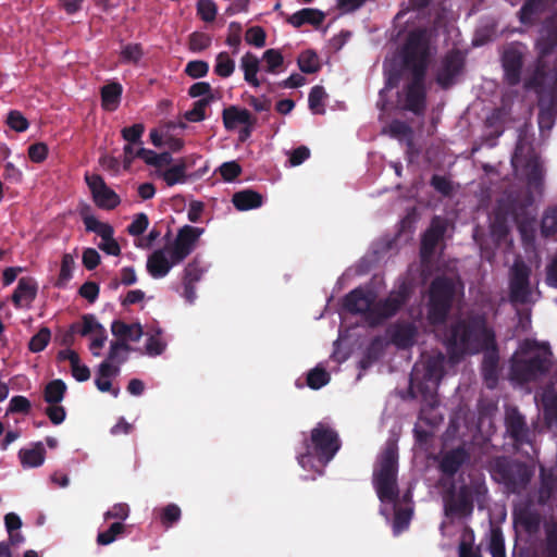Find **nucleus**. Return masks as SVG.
<instances>
[{
  "instance_id": "nucleus-9",
  "label": "nucleus",
  "mask_w": 557,
  "mask_h": 557,
  "mask_svg": "<svg viewBox=\"0 0 557 557\" xmlns=\"http://www.w3.org/2000/svg\"><path fill=\"white\" fill-rule=\"evenodd\" d=\"M527 50V46L520 41H512L504 47L500 61L508 86L520 84Z\"/></svg>"
},
{
  "instance_id": "nucleus-62",
  "label": "nucleus",
  "mask_w": 557,
  "mask_h": 557,
  "mask_svg": "<svg viewBox=\"0 0 557 557\" xmlns=\"http://www.w3.org/2000/svg\"><path fill=\"white\" fill-rule=\"evenodd\" d=\"M473 540V532L470 529L465 528L463 539L460 543V557H481L479 552L471 547Z\"/></svg>"
},
{
  "instance_id": "nucleus-10",
  "label": "nucleus",
  "mask_w": 557,
  "mask_h": 557,
  "mask_svg": "<svg viewBox=\"0 0 557 557\" xmlns=\"http://www.w3.org/2000/svg\"><path fill=\"white\" fill-rule=\"evenodd\" d=\"M408 299V292L406 288H401L397 292H393L388 297L374 300L372 302V309L370 311V326L381 325L385 320L394 317L400 308L406 304Z\"/></svg>"
},
{
  "instance_id": "nucleus-57",
  "label": "nucleus",
  "mask_w": 557,
  "mask_h": 557,
  "mask_svg": "<svg viewBox=\"0 0 557 557\" xmlns=\"http://www.w3.org/2000/svg\"><path fill=\"white\" fill-rule=\"evenodd\" d=\"M216 11V5L212 0H199L197 2V14L207 23L215 20Z\"/></svg>"
},
{
  "instance_id": "nucleus-48",
  "label": "nucleus",
  "mask_w": 557,
  "mask_h": 557,
  "mask_svg": "<svg viewBox=\"0 0 557 557\" xmlns=\"http://www.w3.org/2000/svg\"><path fill=\"white\" fill-rule=\"evenodd\" d=\"M212 37L202 32H194L188 37V48L191 52H201L211 46Z\"/></svg>"
},
{
  "instance_id": "nucleus-18",
  "label": "nucleus",
  "mask_w": 557,
  "mask_h": 557,
  "mask_svg": "<svg viewBox=\"0 0 557 557\" xmlns=\"http://www.w3.org/2000/svg\"><path fill=\"white\" fill-rule=\"evenodd\" d=\"M529 278L530 269L524 263H516L509 284L511 301L525 304L529 300L531 294Z\"/></svg>"
},
{
  "instance_id": "nucleus-3",
  "label": "nucleus",
  "mask_w": 557,
  "mask_h": 557,
  "mask_svg": "<svg viewBox=\"0 0 557 557\" xmlns=\"http://www.w3.org/2000/svg\"><path fill=\"white\" fill-rule=\"evenodd\" d=\"M488 472L505 493L520 495L528 490L534 467L509 456H496L488 461Z\"/></svg>"
},
{
  "instance_id": "nucleus-60",
  "label": "nucleus",
  "mask_w": 557,
  "mask_h": 557,
  "mask_svg": "<svg viewBox=\"0 0 557 557\" xmlns=\"http://www.w3.org/2000/svg\"><path fill=\"white\" fill-rule=\"evenodd\" d=\"M202 274L203 269L200 267L197 258H195L185 267L183 282H187L188 284H196L201 280Z\"/></svg>"
},
{
  "instance_id": "nucleus-17",
  "label": "nucleus",
  "mask_w": 557,
  "mask_h": 557,
  "mask_svg": "<svg viewBox=\"0 0 557 557\" xmlns=\"http://www.w3.org/2000/svg\"><path fill=\"white\" fill-rule=\"evenodd\" d=\"M376 299V294L368 288L357 287L349 292L343 299V307L350 313L362 314L369 324L372 302Z\"/></svg>"
},
{
  "instance_id": "nucleus-41",
  "label": "nucleus",
  "mask_w": 557,
  "mask_h": 557,
  "mask_svg": "<svg viewBox=\"0 0 557 557\" xmlns=\"http://www.w3.org/2000/svg\"><path fill=\"white\" fill-rule=\"evenodd\" d=\"M326 97L327 94L325 92V89L322 86H313L308 97L309 109L314 114H323L325 112L324 100L326 99Z\"/></svg>"
},
{
  "instance_id": "nucleus-6",
  "label": "nucleus",
  "mask_w": 557,
  "mask_h": 557,
  "mask_svg": "<svg viewBox=\"0 0 557 557\" xmlns=\"http://www.w3.org/2000/svg\"><path fill=\"white\" fill-rule=\"evenodd\" d=\"M456 286L453 278L436 276L430 284L428 318L434 325L446 321L451 309Z\"/></svg>"
},
{
  "instance_id": "nucleus-19",
  "label": "nucleus",
  "mask_w": 557,
  "mask_h": 557,
  "mask_svg": "<svg viewBox=\"0 0 557 557\" xmlns=\"http://www.w3.org/2000/svg\"><path fill=\"white\" fill-rule=\"evenodd\" d=\"M506 433L517 445H523L530 442V430L524 416L517 407L506 410L505 414Z\"/></svg>"
},
{
  "instance_id": "nucleus-49",
  "label": "nucleus",
  "mask_w": 557,
  "mask_h": 557,
  "mask_svg": "<svg viewBox=\"0 0 557 557\" xmlns=\"http://www.w3.org/2000/svg\"><path fill=\"white\" fill-rule=\"evenodd\" d=\"M50 338V329L44 326L35 335L32 336L28 343V349L32 352H40L48 346Z\"/></svg>"
},
{
  "instance_id": "nucleus-63",
  "label": "nucleus",
  "mask_w": 557,
  "mask_h": 557,
  "mask_svg": "<svg viewBox=\"0 0 557 557\" xmlns=\"http://www.w3.org/2000/svg\"><path fill=\"white\" fill-rule=\"evenodd\" d=\"M149 225V219L146 213H138L135 215L133 222L127 226V232L132 236L141 235Z\"/></svg>"
},
{
  "instance_id": "nucleus-45",
  "label": "nucleus",
  "mask_w": 557,
  "mask_h": 557,
  "mask_svg": "<svg viewBox=\"0 0 557 557\" xmlns=\"http://www.w3.org/2000/svg\"><path fill=\"white\" fill-rule=\"evenodd\" d=\"M74 265L73 256L71 253H64L61 260L59 277L55 282L57 287L62 288L66 286L67 282L72 278Z\"/></svg>"
},
{
  "instance_id": "nucleus-13",
  "label": "nucleus",
  "mask_w": 557,
  "mask_h": 557,
  "mask_svg": "<svg viewBox=\"0 0 557 557\" xmlns=\"http://www.w3.org/2000/svg\"><path fill=\"white\" fill-rule=\"evenodd\" d=\"M481 352L483 354L480 371L481 376L485 386L490 389H494L499 380V349L496 342V337L490 336V342L482 347Z\"/></svg>"
},
{
  "instance_id": "nucleus-8",
  "label": "nucleus",
  "mask_w": 557,
  "mask_h": 557,
  "mask_svg": "<svg viewBox=\"0 0 557 557\" xmlns=\"http://www.w3.org/2000/svg\"><path fill=\"white\" fill-rule=\"evenodd\" d=\"M482 485L479 483L462 484L456 492L451 490L444 498V509L447 518L463 519L473 511V495L479 494Z\"/></svg>"
},
{
  "instance_id": "nucleus-47",
  "label": "nucleus",
  "mask_w": 557,
  "mask_h": 557,
  "mask_svg": "<svg viewBox=\"0 0 557 557\" xmlns=\"http://www.w3.org/2000/svg\"><path fill=\"white\" fill-rule=\"evenodd\" d=\"M541 233L545 237L557 234V205L544 212L541 222Z\"/></svg>"
},
{
  "instance_id": "nucleus-54",
  "label": "nucleus",
  "mask_w": 557,
  "mask_h": 557,
  "mask_svg": "<svg viewBox=\"0 0 557 557\" xmlns=\"http://www.w3.org/2000/svg\"><path fill=\"white\" fill-rule=\"evenodd\" d=\"M263 61L265 63V71L269 73H276L277 69L282 66L284 58L280 50L268 49L263 53Z\"/></svg>"
},
{
  "instance_id": "nucleus-40",
  "label": "nucleus",
  "mask_w": 557,
  "mask_h": 557,
  "mask_svg": "<svg viewBox=\"0 0 557 557\" xmlns=\"http://www.w3.org/2000/svg\"><path fill=\"white\" fill-rule=\"evenodd\" d=\"M103 325L98 322L94 314H84L81 322L72 323V329L76 330L81 336H88L95 334L97 331L102 330Z\"/></svg>"
},
{
  "instance_id": "nucleus-59",
  "label": "nucleus",
  "mask_w": 557,
  "mask_h": 557,
  "mask_svg": "<svg viewBox=\"0 0 557 557\" xmlns=\"http://www.w3.org/2000/svg\"><path fill=\"white\" fill-rule=\"evenodd\" d=\"M247 103L249 107H251L256 112H265L267 115L263 117V121L269 120V113L272 108V100L268 98L267 96H249L247 98Z\"/></svg>"
},
{
  "instance_id": "nucleus-61",
  "label": "nucleus",
  "mask_w": 557,
  "mask_h": 557,
  "mask_svg": "<svg viewBox=\"0 0 557 557\" xmlns=\"http://www.w3.org/2000/svg\"><path fill=\"white\" fill-rule=\"evenodd\" d=\"M242 166L236 161H227L220 165L219 172L225 182H233L242 174Z\"/></svg>"
},
{
  "instance_id": "nucleus-46",
  "label": "nucleus",
  "mask_w": 557,
  "mask_h": 557,
  "mask_svg": "<svg viewBox=\"0 0 557 557\" xmlns=\"http://www.w3.org/2000/svg\"><path fill=\"white\" fill-rule=\"evenodd\" d=\"M213 100V97H205L194 102L193 109L184 113L185 120L188 122H200L206 119V108Z\"/></svg>"
},
{
  "instance_id": "nucleus-26",
  "label": "nucleus",
  "mask_w": 557,
  "mask_h": 557,
  "mask_svg": "<svg viewBox=\"0 0 557 557\" xmlns=\"http://www.w3.org/2000/svg\"><path fill=\"white\" fill-rule=\"evenodd\" d=\"M545 9L546 0H525L518 11L519 22L527 26L534 25Z\"/></svg>"
},
{
  "instance_id": "nucleus-2",
  "label": "nucleus",
  "mask_w": 557,
  "mask_h": 557,
  "mask_svg": "<svg viewBox=\"0 0 557 557\" xmlns=\"http://www.w3.org/2000/svg\"><path fill=\"white\" fill-rule=\"evenodd\" d=\"M496 337L494 330L488 326L487 319L481 313H469L454 321L446 337L447 351L451 359H460L466 355H476L490 342V336Z\"/></svg>"
},
{
  "instance_id": "nucleus-11",
  "label": "nucleus",
  "mask_w": 557,
  "mask_h": 557,
  "mask_svg": "<svg viewBox=\"0 0 557 557\" xmlns=\"http://www.w3.org/2000/svg\"><path fill=\"white\" fill-rule=\"evenodd\" d=\"M549 360L547 357L535 355L528 359H520L511 367V373L520 384L536 382L540 377L549 371Z\"/></svg>"
},
{
  "instance_id": "nucleus-39",
  "label": "nucleus",
  "mask_w": 557,
  "mask_h": 557,
  "mask_svg": "<svg viewBox=\"0 0 557 557\" xmlns=\"http://www.w3.org/2000/svg\"><path fill=\"white\" fill-rule=\"evenodd\" d=\"M509 116V111L505 107L495 108L485 119L484 126L486 129L505 132V125Z\"/></svg>"
},
{
  "instance_id": "nucleus-43",
  "label": "nucleus",
  "mask_w": 557,
  "mask_h": 557,
  "mask_svg": "<svg viewBox=\"0 0 557 557\" xmlns=\"http://www.w3.org/2000/svg\"><path fill=\"white\" fill-rule=\"evenodd\" d=\"M235 71V61L230 57L226 51L218 53L214 64V73L222 77L227 78L232 76Z\"/></svg>"
},
{
  "instance_id": "nucleus-29",
  "label": "nucleus",
  "mask_w": 557,
  "mask_h": 557,
  "mask_svg": "<svg viewBox=\"0 0 557 557\" xmlns=\"http://www.w3.org/2000/svg\"><path fill=\"white\" fill-rule=\"evenodd\" d=\"M416 335L417 329L413 324H397L391 334V338L398 348L406 349L413 346Z\"/></svg>"
},
{
  "instance_id": "nucleus-12",
  "label": "nucleus",
  "mask_w": 557,
  "mask_h": 557,
  "mask_svg": "<svg viewBox=\"0 0 557 557\" xmlns=\"http://www.w3.org/2000/svg\"><path fill=\"white\" fill-rule=\"evenodd\" d=\"M203 228L184 225L176 234V237L169 248V253L174 262L182 263L197 247Z\"/></svg>"
},
{
  "instance_id": "nucleus-53",
  "label": "nucleus",
  "mask_w": 557,
  "mask_h": 557,
  "mask_svg": "<svg viewBox=\"0 0 557 557\" xmlns=\"http://www.w3.org/2000/svg\"><path fill=\"white\" fill-rule=\"evenodd\" d=\"M144 133L145 125L143 123H136L122 128L121 136L127 144L143 145L141 137Z\"/></svg>"
},
{
  "instance_id": "nucleus-44",
  "label": "nucleus",
  "mask_w": 557,
  "mask_h": 557,
  "mask_svg": "<svg viewBox=\"0 0 557 557\" xmlns=\"http://www.w3.org/2000/svg\"><path fill=\"white\" fill-rule=\"evenodd\" d=\"M331 380L330 373L322 367L311 369L307 374V385L312 389H320Z\"/></svg>"
},
{
  "instance_id": "nucleus-55",
  "label": "nucleus",
  "mask_w": 557,
  "mask_h": 557,
  "mask_svg": "<svg viewBox=\"0 0 557 557\" xmlns=\"http://www.w3.org/2000/svg\"><path fill=\"white\" fill-rule=\"evenodd\" d=\"M267 34L261 26L249 27L245 33V40L248 45L255 46L256 48H262L265 46Z\"/></svg>"
},
{
  "instance_id": "nucleus-21",
  "label": "nucleus",
  "mask_w": 557,
  "mask_h": 557,
  "mask_svg": "<svg viewBox=\"0 0 557 557\" xmlns=\"http://www.w3.org/2000/svg\"><path fill=\"white\" fill-rule=\"evenodd\" d=\"M176 264H180V262H174L171 257L168 258L166 250L163 248L157 249L148 256L146 268L153 278H162Z\"/></svg>"
},
{
  "instance_id": "nucleus-34",
  "label": "nucleus",
  "mask_w": 557,
  "mask_h": 557,
  "mask_svg": "<svg viewBox=\"0 0 557 557\" xmlns=\"http://www.w3.org/2000/svg\"><path fill=\"white\" fill-rule=\"evenodd\" d=\"M259 63V59L251 52H246L240 60V66L244 71V78L253 87L260 86V81L257 78Z\"/></svg>"
},
{
  "instance_id": "nucleus-32",
  "label": "nucleus",
  "mask_w": 557,
  "mask_h": 557,
  "mask_svg": "<svg viewBox=\"0 0 557 557\" xmlns=\"http://www.w3.org/2000/svg\"><path fill=\"white\" fill-rule=\"evenodd\" d=\"M37 295V286L29 277L20 278L17 286L12 295V301L15 307H21V302L23 299L28 300L29 302L36 298Z\"/></svg>"
},
{
  "instance_id": "nucleus-23",
  "label": "nucleus",
  "mask_w": 557,
  "mask_h": 557,
  "mask_svg": "<svg viewBox=\"0 0 557 557\" xmlns=\"http://www.w3.org/2000/svg\"><path fill=\"white\" fill-rule=\"evenodd\" d=\"M325 20V13L319 9L305 8L295 12L288 22L296 28L310 24L315 28L320 27Z\"/></svg>"
},
{
  "instance_id": "nucleus-37",
  "label": "nucleus",
  "mask_w": 557,
  "mask_h": 557,
  "mask_svg": "<svg viewBox=\"0 0 557 557\" xmlns=\"http://www.w3.org/2000/svg\"><path fill=\"white\" fill-rule=\"evenodd\" d=\"M65 393L66 384L62 380L55 379L46 385L44 389V399L49 405L60 404L63 400Z\"/></svg>"
},
{
  "instance_id": "nucleus-42",
  "label": "nucleus",
  "mask_w": 557,
  "mask_h": 557,
  "mask_svg": "<svg viewBox=\"0 0 557 557\" xmlns=\"http://www.w3.org/2000/svg\"><path fill=\"white\" fill-rule=\"evenodd\" d=\"M132 349L131 345L125 341H113L110 344V350L107 359L113 363H117L116 366H120L127 360V352Z\"/></svg>"
},
{
  "instance_id": "nucleus-30",
  "label": "nucleus",
  "mask_w": 557,
  "mask_h": 557,
  "mask_svg": "<svg viewBox=\"0 0 557 557\" xmlns=\"http://www.w3.org/2000/svg\"><path fill=\"white\" fill-rule=\"evenodd\" d=\"M123 87L117 82L101 87V106L106 111H115L120 106Z\"/></svg>"
},
{
  "instance_id": "nucleus-51",
  "label": "nucleus",
  "mask_w": 557,
  "mask_h": 557,
  "mask_svg": "<svg viewBox=\"0 0 557 557\" xmlns=\"http://www.w3.org/2000/svg\"><path fill=\"white\" fill-rule=\"evenodd\" d=\"M144 55V50L140 44H127L120 53L123 63L136 64Z\"/></svg>"
},
{
  "instance_id": "nucleus-7",
  "label": "nucleus",
  "mask_w": 557,
  "mask_h": 557,
  "mask_svg": "<svg viewBox=\"0 0 557 557\" xmlns=\"http://www.w3.org/2000/svg\"><path fill=\"white\" fill-rule=\"evenodd\" d=\"M511 165L515 172L522 171L530 187L539 188L543 181V171L539 158L519 138L511 156Z\"/></svg>"
},
{
  "instance_id": "nucleus-15",
  "label": "nucleus",
  "mask_w": 557,
  "mask_h": 557,
  "mask_svg": "<svg viewBox=\"0 0 557 557\" xmlns=\"http://www.w3.org/2000/svg\"><path fill=\"white\" fill-rule=\"evenodd\" d=\"M447 231V222L441 216L435 215L421 237L420 258L423 263L430 262L435 253V249L444 240Z\"/></svg>"
},
{
  "instance_id": "nucleus-35",
  "label": "nucleus",
  "mask_w": 557,
  "mask_h": 557,
  "mask_svg": "<svg viewBox=\"0 0 557 557\" xmlns=\"http://www.w3.org/2000/svg\"><path fill=\"white\" fill-rule=\"evenodd\" d=\"M444 374V357L440 354L429 358L424 363L423 380L438 384Z\"/></svg>"
},
{
  "instance_id": "nucleus-33",
  "label": "nucleus",
  "mask_w": 557,
  "mask_h": 557,
  "mask_svg": "<svg viewBox=\"0 0 557 557\" xmlns=\"http://www.w3.org/2000/svg\"><path fill=\"white\" fill-rule=\"evenodd\" d=\"M187 163L184 158L180 159L174 165L161 173L162 180L168 186L183 184L187 181Z\"/></svg>"
},
{
  "instance_id": "nucleus-5",
  "label": "nucleus",
  "mask_w": 557,
  "mask_h": 557,
  "mask_svg": "<svg viewBox=\"0 0 557 557\" xmlns=\"http://www.w3.org/2000/svg\"><path fill=\"white\" fill-rule=\"evenodd\" d=\"M306 453L297 459L302 468H306L311 458H315L321 466H326L341 449L342 443L338 433L330 425L319 422L305 441Z\"/></svg>"
},
{
  "instance_id": "nucleus-64",
  "label": "nucleus",
  "mask_w": 557,
  "mask_h": 557,
  "mask_svg": "<svg viewBox=\"0 0 557 557\" xmlns=\"http://www.w3.org/2000/svg\"><path fill=\"white\" fill-rule=\"evenodd\" d=\"M430 184L443 196H450L453 193L451 182L446 176L434 174L431 177Z\"/></svg>"
},
{
  "instance_id": "nucleus-20",
  "label": "nucleus",
  "mask_w": 557,
  "mask_h": 557,
  "mask_svg": "<svg viewBox=\"0 0 557 557\" xmlns=\"http://www.w3.org/2000/svg\"><path fill=\"white\" fill-rule=\"evenodd\" d=\"M469 460V451L463 446H458L442 456L438 469L445 476L453 478Z\"/></svg>"
},
{
  "instance_id": "nucleus-31",
  "label": "nucleus",
  "mask_w": 557,
  "mask_h": 557,
  "mask_svg": "<svg viewBox=\"0 0 557 557\" xmlns=\"http://www.w3.org/2000/svg\"><path fill=\"white\" fill-rule=\"evenodd\" d=\"M548 52L549 48L542 49L536 60L534 72L527 83L528 87L541 88L548 83L549 69L547 62L544 60V55Z\"/></svg>"
},
{
  "instance_id": "nucleus-22",
  "label": "nucleus",
  "mask_w": 557,
  "mask_h": 557,
  "mask_svg": "<svg viewBox=\"0 0 557 557\" xmlns=\"http://www.w3.org/2000/svg\"><path fill=\"white\" fill-rule=\"evenodd\" d=\"M223 125L227 131L235 129L239 124L246 125L257 120L249 110L230 106L222 111Z\"/></svg>"
},
{
  "instance_id": "nucleus-58",
  "label": "nucleus",
  "mask_w": 557,
  "mask_h": 557,
  "mask_svg": "<svg viewBox=\"0 0 557 557\" xmlns=\"http://www.w3.org/2000/svg\"><path fill=\"white\" fill-rule=\"evenodd\" d=\"M185 74L191 78H201L209 72V63L202 60L189 61L184 70Z\"/></svg>"
},
{
  "instance_id": "nucleus-16",
  "label": "nucleus",
  "mask_w": 557,
  "mask_h": 557,
  "mask_svg": "<svg viewBox=\"0 0 557 557\" xmlns=\"http://www.w3.org/2000/svg\"><path fill=\"white\" fill-rule=\"evenodd\" d=\"M85 181L98 208L113 210L121 203L120 196L106 184L101 175L86 174Z\"/></svg>"
},
{
  "instance_id": "nucleus-28",
  "label": "nucleus",
  "mask_w": 557,
  "mask_h": 557,
  "mask_svg": "<svg viewBox=\"0 0 557 557\" xmlns=\"http://www.w3.org/2000/svg\"><path fill=\"white\" fill-rule=\"evenodd\" d=\"M262 195L252 189H245L233 195L232 202L239 211L257 209L262 206Z\"/></svg>"
},
{
  "instance_id": "nucleus-38",
  "label": "nucleus",
  "mask_w": 557,
  "mask_h": 557,
  "mask_svg": "<svg viewBox=\"0 0 557 557\" xmlns=\"http://www.w3.org/2000/svg\"><path fill=\"white\" fill-rule=\"evenodd\" d=\"M297 64L299 70L305 74H313L321 69L319 57L315 51L311 49L305 50L299 54Z\"/></svg>"
},
{
  "instance_id": "nucleus-50",
  "label": "nucleus",
  "mask_w": 557,
  "mask_h": 557,
  "mask_svg": "<svg viewBox=\"0 0 557 557\" xmlns=\"http://www.w3.org/2000/svg\"><path fill=\"white\" fill-rule=\"evenodd\" d=\"M555 487V481L552 475H543L541 479V484L537 491V503L539 505H546L550 500L553 496Z\"/></svg>"
},
{
  "instance_id": "nucleus-25",
  "label": "nucleus",
  "mask_w": 557,
  "mask_h": 557,
  "mask_svg": "<svg viewBox=\"0 0 557 557\" xmlns=\"http://www.w3.org/2000/svg\"><path fill=\"white\" fill-rule=\"evenodd\" d=\"M512 522H542L532 498L520 499L513 505Z\"/></svg>"
},
{
  "instance_id": "nucleus-24",
  "label": "nucleus",
  "mask_w": 557,
  "mask_h": 557,
  "mask_svg": "<svg viewBox=\"0 0 557 557\" xmlns=\"http://www.w3.org/2000/svg\"><path fill=\"white\" fill-rule=\"evenodd\" d=\"M111 332L116 341L139 342L144 331L139 323L127 324L122 320H114L111 324Z\"/></svg>"
},
{
  "instance_id": "nucleus-36",
  "label": "nucleus",
  "mask_w": 557,
  "mask_h": 557,
  "mask_svg": "<svg viewBox=\"0 0 557 557\" xmlns=\"http://www.w3.org/2000/svg\"><path fill=\"white\" fill-rule=\"evenodd\" d=\"M542 403L544 424L547 429L557 428V395L545 393Z\"/></svg>"
},
{
  "instance_id": "nucleus-27",
  "label": "nucleus",
  "mask_w": 557,
  "mask_h": 557,
  "mask_svg": "<svg viewBox=\"0 0 557 557\" xmlns=\"http://www.w3.org/2000/svg\"><path fill=\"white\" fill-rule=\"evenodd\" d=\"M18 458L23 468L40 467L46 458V449L41 442H37L32 448H21Z\"/></svg>"
},
{
  "instance_id": "nucleus-4",
  "label": "nucleus",
  "mask_w": 557,
  "mask_h": 557,
  "mask_svg": "<svg viewBox=\"0 0 557 557\" xmlns=\"http://www.w3.org/2000/svg\"><path fill=\"white\" fill-rule=\"evenodd\" d=\"M398 446L396 441L388 440L377 460L373 472V484L381 502L395 504L398 498L397 485Z\"/></svg>"
},
{
  "instance_id": "nucleus-14",
  "label": "nucleus",
  "mask_w": 557,
  "mask_h": 557,
  "mask_svg": "<svg viewBox=\"0 0 557 557\" xmlns=\"http://www.w3.org/2000/svg\"><path fill=\"white\" fill-rule=\"evenodd\" d=\"M465 58L462 53L453 49L441 60L436 70L435 82L442 89H448L455 84L456 77L462 72Z\"/></svg>"
},
{
  "instance_id": "nucleus-52",
  "label": "nucleus",
  "mask_w": 557,
  "mask_h": 557,
  "mask_svg": "<svg viewBox=\"0 0 557 557\" xmlns=\"http://www.w3.org/2000/svg\"><path fill=\"white\" fill-rule=\"evenodd\" d=\"M488 547L493 557H505L504 537L496 527L491 528Z\"/></svg>"
},
{
  "instance_id": "nucleus-56",
  "label": "nucleus",
  "mask_w": 557,
  "mask_h": 557,
  "mask_svg": "<svg viewBox=\"0 0 557 557\" xmlns=\"http://www.w3.org/2000/svg\"><path fill=\"white\" fill-rule=\"evenodd\" d=\"M7 124L15 132L23 133L29 127L27 119L17 110H11L7 116Z\"/></svg>"
},
{
  "instance_id": "nucleus-1",
  "label": "nucleus",
  "mask_w": 557,
  "mask_h": 557,
  "mask_svg": "<svg viewBox=\"0 0 557 557\" xmlns=\"http://www.w3.org/2000/svg\"><path fill=\"white\" fill-rule=\"evenodd\" d=\"M431 60L428 29L419 27L410 30L400 48L401 69L410 78L404 86L403 108L417 116L423 115L426 109L425 77Z\"/></svg>"
}]
</instances>
